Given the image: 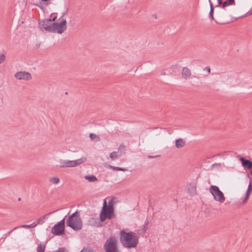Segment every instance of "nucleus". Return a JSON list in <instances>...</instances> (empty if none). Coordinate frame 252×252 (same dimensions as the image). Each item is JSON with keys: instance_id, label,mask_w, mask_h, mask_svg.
<instances>
[{"instance_id": "79ce46f5", "label": "nucleus", "mask_w": 252, "mask_h": 252, "mask_svg": "<svg viewBox=\"0 0 252 252\" xmlns=\"http://www.w3.org/2000/svg\"><path fill=\"white\" fill-rule=\"evenodd\" d=\"M21 200V198H18V201H20Z\"/></svg>"}, {"instance_id": "b1692460", "label": "nucleus", "mask_w": 252, "mask_h": 252, "mask_svg": "<svg viewBox=\"0 0 252 252\" xmlns=\"http://www.w3.org/2000/svg\"><path fill=\"white\" fill-rule=\"evenodd\" d=\"M107 208H110V209H111L114 210L113 198H111L110 200H109L108 203L107 204Z\"/></svg>"}, {"instance_id": "a19ab883", "label": "nucleus", "mask_w": 252, "mask_h": 252, "mask_svg": "<svg viewBox=\"0 0 252 252\" xmlns=\"http://www.w3.org/2000/svg\"><path fill=\"white\" fill-rule=\"evenodd\" d=\"M250 174H251L252 175V171H250Z\"/></svg>"}, {"instance_id": "f03ea898", "label": "nucleus", "mask_w": 252, "mask_h": 252, "mask_svg": "<svg viewBox=\"0 0 252 252\" xmlns=\"http://www.w3.org/2000/svg\"><path fill=\"white\" fill-rule=\"evenodd\" d=\"M66 225L73 230L78 231L83 227V222L78 211L69 216L66 221Z\"/></svg>"}, {"instance_id": "393cba45", "label": "nucleus", "mask_w": 252, "mask_h": 252, "mask_svg": "<svg viewBox=\"0 0 252 252\" xmlns=\"http://www.w3.org/2000/svg\"><path fill=\"white\" fill-rule=\"evenodd\" d=\"M252 191V184L251 181L248 186V188L246 195L250 196Z\"/></svg>"}, {"instance_id": "a211bd4d", "label": "nucleus", "mask_w": 252, "mask_h": 252, "mask_svg": "<svg viewBox=\"0 0 252 252\" xmlns=\"http://www.w3.org/2000/svg\"><path fill=\"white\" fill-rule=\"evenodd\" d=\"M108 167L110 169H112L113 170L122 171H126L128 170L127 169H126V168L114 166H112L111 165H108Z\"/></svg>"}, {"instance_id": "2eb2a0df", "label": "nucleus", "mask_w": 252, "mask_h": 252, "mask_svg": "<svg viewBox=\"0 0 252 252\" xmlns=\"http://www.w3.org/2000/svg\"><path fill=\"white\" fill-rule=\"evenodd\" d=\"M188 191L191 195L196 194V187L194 184H190L188 186Z\"/></svg>"}, {"instance_id": "1a4fd4ad", "label": "nucleus", "mask_w": 252, "mask_h": 252, "mask_svg": "<svg viewBox=\"0 0 252 252\" xmlns=\"http://www.w3.org/2000/svg\"><path fill=\"white\" fill-rule=\"evenodd\" d=\"M217 2L218 4L215 7H220L224 9L228 6L235 5V0H218Z\"/></svg>"}, {"instance_id": "f3484780", "label": "nucleus", "mask_w": 252, "mask_h": 252, "mask_svg": "<svg viewBox=\"0 0 252 252\" xmlns=\"http://www.w3.org/2000/svg\"><path fill=\"white\" fill-rule=\"evenodd\" d=\"M119 154V156H122L126 153V146L123 144H122L118 149V151Z\"/></svg>"}, {"instance_id": "6e6552de", "label": "nucleus", "mask_w": 252, "mask_h": 252, "mask_svg": "<svg viewBox=\"0 0 252 252\" xmlns=\"http://www.w3.org/2000/svg\"><path fill=\"white\" fill-rule=\"evenodd\" d=\"M64 218H63L54 226L52 232L55 235H62L64 233Z\"/></svg>"}, {"instance_id": "f704fd0d", "label": "nucleus", "mask_w": 252, "mask_h": 252, "mask_svg": "<svg viewBox=\"0 0 252 252\" xmlns=\"http://www.w3.org/2000/svg\"><path fill=\"white\" fill-rule=\"evenodd\" d=\"M160 156H158V155H157V156H149L148 157V158H157V157H159Z\"/></svg>"}, {"instance_id": "39448f33", "label": "nucleus", "mask_w": 252, "mask_h": 252, "mask_svg": "<svg viewBox=\"0 0 252 252\" xmlns=\"http://www.w3.org/2000/svg\"><path fill=\"white\" fill-rule=\"evenodd\" d=\"M87 160V158L85 157H82L81 158L74 160H62L60 162V167H73L77 166L85 162Z\"/></svg>"}, {"instance_id": "0eeeda50", "label": "nucleus", "mask_w": 252, "mask_h": 252, "mask_svg": "<svg viewBox=\"0 0 252 252\" xmlns=\"http://www.w3.org/2000/svg\"><path fill=\"white\" fill-rule=\"evenodd\" d=\"M99 218L101 222H104L107 219L111 220L115 218L116 215L114 214V210L108 208H102Z\"/></svg>"}, {"instance_id": "ddd939ff", "label": "nucleus", "mask_w": 252, "mask_h": 252, "mask_svg": "<svg viewBox=\"0 0 252 252\" xmlns=\"http://www.w3.org/2000/svg\"><path fill=\"white\" fill-rule=\"evenodd\" d=\"M191 73L190 70L188 67H184L182 70V75L183 78L185 79H187L190 77Z\"/></svg>"}, {"instance_id": "cd10ccee", "label": "nucleus", "mask_w": 252, "mask_h": 252, "mask_svg": "<svg viewBox=\"0 0 252 252\" xmlns=\"http://www.w3.org/2000/svg\"><path fill=\"white\" fill-rule=\"evenodd\" d=\"M57 211H58V210H56V211H52V212H49V213H47V214H45L44 216L41 217V218H42V219H43V220H47L48 216L53 214L54 213L56 212Z\"/></svg>"}, {"instance_id": "412c9836", "label": "nucleus", "mask_w": 252, "mask_h": 252, "mask_svg": "<svg viewBox=\"0 0 252 252\" xmlns=\"http://www.w3.org/2000/svg\"><path fill=\"white\" fill-rule=\"evenodd\" d=\"M45 249V245L40 243L38 244L37 248V252H44Z\"/></svg>"}, {"instance_id": "e433bc0d", "label": "nucleus", "mask_w": 252, "mask_h": 252, "mask_svg": "<svg viewBox=\"0 0 252 252\" xmlns=\"http://www.w3.org/2000/svg\"><path fill=\"white\" fill-rule=\"evenodd\" d=\"M65 14L66 13H63L62 16L60 17V19L62 20V19H63V17L65 15Z\"/></svg>"}, {"instance_id": "9b49d317", "label": "nucleus", "mask_w": 252, "mask_h": 252, "mask_svg": "<svg viewBox=\"0 0 252 252\" xmlns=\"http://www.w3.org/2000/svg\"><path fill=\"white\" fill-rule=\"evenodd\" d=\"M51 19H47L39 22V24L41 27L43 28L46 31L50 32L51 28Z\"/></svg>"}, {"instance_id": "4468645a", "label": "nucleus", "mask_w": 252, "mask_h": 252, "mask_svg": "<svg viewBox=\"0 0 252 252\" xmlns=\"http://www.w3.org/2000/svg\"><path fill=\"white\" fill-rule=\"evenodd\" d=\"M186 145V141L182 138H179L175 141V146L179 149L184 147Z\"/></svg>"}, {"instance_id": "4be33fe9", "label": "nucleus", "mask_w": 252, "mask_h": 252, "mask_svg": "<svg viewBox=\"0 0 252 252\" xmlns=\"http://www.w3.org/2000/svg\"><path fill=\"white\" fill-rule=\"evenodd\" d=\"M49 4L48 3H42L41 2H40L39 3H36L35 4V5L38 6L39 8H40L42 10H44L46 6H48V5Z\"/></svg>"}, {"instance_id": "9d476101", "label": "nucleus", "mask_w": 252, "mask_h": 252, "mask_svg": "<svg viewBox=\"0 0 252 252\" xmlns=\"http://www.w3.org/2000/svg\"><path fill=\"white\" fill-rule=\"evenodd\" d=\"M15 77L19 80H28L32 78V76L28 72L19 71L15 73Z\"/></svg>"}, {"instance_id": "bb28decb", "label": "nucleus", "mask_w": 252, "mask_h": 252, "mask_svg": "<svg viewBox=\"0 0 252 252\" xmlns=\"http://www.w3.org/2000/svg\"><path fill=\"white\" fill-rule=\"evenodd\" d=\"M35 226H36V224L34 223V222H33V223H32V224H29V225H23L22 227L23 228H33Z\"/></svg>"}, {"instance_id": "aec40b11", "label": "nucleus", "mask_w": 252, "mask_h": 252, "mask_svg": "<svg viewBox=\"0 0 252 252\" xmlns=\"http://www.w3.org/2000/svg\"><path fill=\"white\" fill-rule=\"evenodd\" d=\"M85 178L90 182H93L97 180V178L93 175H87L85 176Z\"/></svg>"}, {"instance_id": "20e7f679", "label": "nucleus", "mask_w": 252, "mask_h": 252, "mask_svg": "<svg viewBox=\"0 0 252 252\" xmlns=\"http://www.w3.org/2000/svg\"><path fill=\"white\" fill-rule=\"evenodd\" d=\"M66 30V21L62 19L59 23L54 22L51 24L50 32L58 33L61 34Z\"/></svg>"}, {"instance_id": "4c0bfd02", "label": "nucleus", "mask_w": 252, "mask_h": 252, "mask_svg": "<svg viewBox=\"0 0 252 252\" xmlns=\"http://www.w3.org/2000/svg\"><path fill=\"white\" fill-rule=\"evenodd\" d=\"M56 19V17H54L53 19H51V22L52 21H54L55 20V19Z\"/></svg>"}, {"instance_id": "423d86ee", "label": "nucleus", "mask_w": 252, "mask_h": 252, "mask_svg": "<svg viewBox=\"0 0 252 252\" xmlns=\"http://www.w3.org/2000/svg\"><path fill=\"white\" fill-rule=\"evenodd\" d=\"M209 190L216 201L220 203H223L225 201V198L223 193L218 186L215 185L211 186Z\"/></svg>"}, {"instance_id": "c03bdc74", "label": "nucleus", "mask_w": 252, "mask_h": 252, "mask_svg": "<svg viewBox=\"0 0 252 252\" xmlns=\"http://www.w3.org/2000/svg\"><path fill=\"white\" fill-rule=\"evenodd\" d=\"M154 16H155V18H157V17H156V15H154Z\"/></svg>"}, {"instance_id": "6ab92c4d", "label": "nucleus", "mask_w": 252, "mask_h": 252, "mask_svg": "<svg viewBox=\"0 0 252 252\" xmlns=\"http://www.w3.org/2000/svg\"><path fill=\"white\" fill-rule=\"evenodd\" d=\"M121 157V156H119V152L117 151H114L110 154V157L112 160H115Z\"/></svg>"}, {"instance_id": "2f4dec72", "label": "nucleus", "mask_w": 252, "mask_h": 252, "mask_svg": "<svg viewBox=\"0 0 252 252\" xmlns=\"http://www.w3.org/2000/svg\"><path fill=\"white\" fill-rule=\"evenodd\" d=\"M107 207V203L106 202V199H104L103 200V206H102V208H105Z\"/></svg>"}, {"instance_id": "c85d7f7f", "label": "nucleus", "mask_w": 252, "mask_h": 252, "mask_svg": "<svg viewBox=\"0 0 252 252\" xmlns=\"http://www.w3.org/2000/svg\"><path fill=\"white\" fill-rule=\"evenodd\" d=\"M44 222V220H43L41 217L38 218L34 221V223L36 224V226L38 224H42Z\"/></svg>"}, {"instance_id": "473e14b6", "label": "nucleus", "mask_w": 252, "mask_h": 252, "mask_svg": "<svg viewBox=\"0 0 252 252\" xmlns=\"http://www.w3.org/2000/svg\"><path fill=\"white\" fill-rule=\"evenodd\" d=\"M249 197V195H246V196L245 197V198L243 200V201H242L243 203H244V204L247 201Z\"/></svg>"}, {"instance_id": "58836bf2", "label": "nucleus", "mask_w": 252, "mask_h": 252, "mask_svg": "<svg viewBox=\"0 0 252 252\" xmlns=\"http://www.w3.org/2000/svg\"><path fill=\"white\" fill-rule=\"evenodd\" d=\"M248 13H250V14H252V11L250 10Z\"/></svg>"}, {"instance_id": "37998d69", "label": "nucleus", "mask_w": 252, "mask_h": 252, "mask_svg": "<svg viewBox=\"0 0 252 252\" xmlns=\"http://www.w3.org/2000/svg\"><path fill=\"white\" fill-rule=\"evenodd\" d=\"M193 77H195V78H198L197 77H196V76H193Z\"/></svg>"}, {"instance_id": "49530a36", "label": "nucleus", "mask_w": 252, "mask_h": 252, "mask_svg": "<svg viewBox=\"0 0 252 252\" xmlns=\"http://www.w3.org/2000/svg\"><path fill=\"white\" fill-rule=\"evenodd\" d=\"M66 218V216H65V217H64V219H65V218Z\"/></svg>"}, {"instance_id": "5701e85b", "label": "nucleus", "mask_w": 252, "mask_h": 252, "mask_svg": "<svg viewBox=\"0 0 252 252\" xmlns=\"http://www.w3.org/2000/svg\"><path fill=\"white\" fill-rule=\"evenodd\" d=\"M90 137L91 139L92 140H94V139H96L97 141H99L100 140V139L99 136H97L95 134L91 133L90 134Z\"/></svg>"}, {"instance_id": "f257e3e1", "label": "nucleus", "mask_w": 252, "mask_h": 252, "mask_svg": "<svg viewBox=\"0 0 252 252\" xmlns=\"http://www.w3.org/2000/svg\"><path fill=\"white\" fill-rule=\"evenodd\" d=\"M120 239L125 248H135L138 243V236L133 232H126L124 230L120 231Z\"/></svg>"}, {"instance_id": "dca6fc26", "label": "nucleus", "mask_w": 252, "mask_h": 252, "mask_svg": "<svg viewBox=\"0 0 252 252\" xmlns=\"http://www.w3.org/2000/svg\"><path fill=\"white\" fill-rule=\"evenodd\" d=\"M209 0L210 6L209 17L211 20H214L215 19H214V15H213L214 12V5L213 4V3H212L211 0Z\"/></svg>"}, {"instance_id": "7c9ffc66", "label": "nucleus", "mask_w": 252, "mask_h": 252, "mask_svg": "<svg viewBox=\"0 0 252 252\" xmlns=\"http://www.w3.org/2000/svg\"><path fill=\"white\" fill-rule=\"evenodd\" d=\"M55 252H66V249L64 247L60 248Z\"/></svg>"}, {"instance_id": "a18cd8bd", "label": "nucleus", "mask_w": 252, "mask_h": 252, "mask_svg": "<svg viewBox=\"0 0 252 252\" xmlns=\"http://www.w3.org/2000/svg\"><path fill=\"white\" fill-rule=\"evenodd\" d=\"M66 218V216H65V217H64V219H65V218Z\"/></svg>"}, {"instance_id": "ea45409f", "label": "nucleus", "mask_w": 252, "mask_h": 252, "mask_svg": "<svg viewBox=\"0 0 252 252\" xmlns=\"http://www.w3.org/2000/svg\"><path fill=\"white\" fill-rule=\"evenodd\" d=\"M174 67H176V66H175V65H172V67H171V68H170V69H171V68H174Z\"/></svg>"}, {"instance_id": "c756f323", "label": "nucleus", "mask_w": 252, "mask_h": 252, "mask_svg": "<svg viewBox=\"0 0 252 252\" xmlns=\"http://www.w3.org/2000/svg\"><path fill=\"white\" fill-rule=\"evenodd\" d=\"M5 56L3 54L0 55V64L4 61Z\"/></svg>"}, {"instance_id": "a878e982", "label": "nucleus", "mask_w": 252, "mask_h": 252, "mask_svg": "<svg viewBox=\"0 0 252 252\" xmlns=\"http://www.w3.org/2000/svg\"><path fill=\"white\" fill-rule=\"evenodd\" d=\"M50 181L53 184H58L60 181V179L58 177H53L50 179Z\"/></svg>"}, {"instance_id": "f8f14e48", "label": "nucleus", "mask_w": 252, "mask_h": 252, "mask_svg": "<svg viewBox=\"0 0 252 252\" xmlns=\"http://www.w3.org/2000/svg\"><path fill=\"white\" fill-rule=\"evenodd\" d=\"M241 161L242 166L248 169H252V161L250 160L247 159L244 157H240L239 158Z\"/></svg>"}, {"instance_id": "7ed1b4c3", "label": "nucleus", "mask_w": 252, "mask_h": 252, "mask_svg": "<svg viewBox=\"0 0 252 252\" xmlns=\"http://www.w3.org/2000/svg\"><path fill=\"white\" fill-rule=\"evenodd\" d=\"M103 248L105 252H119L117 240L115 236H111L104 243Z\"/></svg>"}, {"instance_id": "72a5a7b5", "label": "nucleus", "mask_w": 252, "mask_h": 252, "mask_svg": "<svg viewBox=\"0 0 252 252\" xmlns=\"http://www.w3.org/2000/svg\"><path fill=\"white\" fill-rule=\"evenodd\" d=\"M204 70H206L208 71V73H210L211 72V69L209 66H206L204 68Z\"/></svg>"}, {"instance_id": "c9c22d12", "label": "nucleus", "mask_w": 252, "mask_h": 252, "mask_svg": "<svg viewBox=\"0 0 252 252\" xmlns=\"http://www.w3.org/2000/svg\"><path fill=\"white\" fill-rule=\"evenodd\" d=\"M161 74L162 75H168L167 74H166V73L165 72V71L164 70H162L161 73Z\"/></svg>"}]
</instances>
